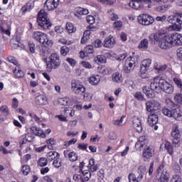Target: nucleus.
Masks as SVG:
<instances>
[{"mask_svg":"<svg viewBox=\"0 0 182 182\" xmlns=\"http://www.w3.org/2000/svg\"><path fill=\"white\" fill-rule=\"evenodd\" d=\"M149 40L151 43L159 42V45L161 49H168L173 46L171 36H165L161 32L152 33L149 36Z\"/></svg>","mask_w":182,"mask_h":182,"instance_id":"nucleus-1","label":"nucleus"},{"mask_svg":"<svg viewBox=\"0 0 182 182\" xmlns=\"http://www.w3.org/2000/svg\"><path fill=\"white\" fill-rule=\"evenodd\" d=\"M149 141L146 136H140L135 144L136 149H144L143 159L144 161H149L154 156V149L149 146Z\"/></svg>","mask_w":182,"mask_h":182,"instance_id":"nucleus-2","label":"nucleus"},{"mask_svg":"<svg viewBox=\"0 0 182 182\" xmlns=\"http://www.w3.org/2000/svg\"><path fill=\"white\" fill-rule=\"evenodd\" d=\"M170 105L172 107H167L162 108V114L167 117H173L175 120H180L181 119V112L178 108H176V105L169 100Z\"/></svg>","mask_w":182,"mask_h":182,"instance_id":"nucleus-3","label":"nucleus"},{"mask_svg":"<svg viewBox=\"0 0 182 182\" xmlns=\"http://www.w3.org/2000/svg\"><path fill=\"white\" fill-rule=\"evenodd\" d=\"M37 22L43 29H49L52 26L50 21L48 18V13L45 10L41 9L37 16Z\"/></svg>","mask_w":182,"mask_h":182,"instance_id":"nucleus-4","label":"nucleus"},{"mask_svg":"<svg viewBox=\"0 0 182 182\" xmlns=\"http://www.w3.org/2000/svg\"><path fill=\"white\" fill-rule=\"evenodd\" d=\"M167 21L172 23L169 26L170 31H180L182 28V16L181 15H171L167 18Z\"/></svg>","mask_w":182,"mask_h":182,"instance_id":"nucleus-5","label":"nucleus"},{"mask_svg":"<svg viewBox=\"0 0 182 182\" xmlns=\"http://www.w3.org/2000/svg\"><path fill=\"white\" fill-rule=\"evenodd\" d=\"M47 70L52 72V69H58L60 66V60L59 55L57 53H52L49 58V61L46 62Z\"/></svg>","mask_w":182,"mask_h":182,"instance_id":"nucleus-6","label":"nucleus"},{"mask_svg":"<svg viewBox=\"0 0 182 182\" xmlns=\"http://www.w3.org/2000/svg\"><path fill=\"white\" fill-rule=\"evenodd\" d=\"M181 130L178 129V125L177 124H174L172 128L171 136L173 139V144L175 147H179L181 144Z\"/></svg>","mask_w":182,"mask_h":182,"instance_id":"nucleus-7","label":"nucleus"},{"mask_svg":"<svg viewBox=\"0 0 182 182\" xmlns=\"http://www.w3.org/2000/svg\"><path fill=\"white\" fill-rule=\"evenodd\" d=\"M71 90L75 95H82L86 92V87L79 80H73L71 81Z\"/></svg>","mask_w":182,"mask_h":182,"instance_id":"nucleus-8","label":"nucleus"},{"mask_svg":"<svg viewBox=\"0 0 182 182\" xmlns=\"http://www.w3.org/2000/svg\"><path fill=\"white\" fill-rule=\"evenodd\" d=\"M151 65V60L145 59L141 63L140 71L139 75L142 79H147V71L150 69V65Z\"/></svg>","mask_w":182,"mask_h":182,"instance_id":"nucleus-9","label":"nucleus"},{"mask_svg":"<svg viewBox=\"0 0 182 182\" xmlns=\"http://www.w3.org/2000/svg\"><path fill=\"white\" fill-rule=\"evenodd\" d=\"M146 111L149 113H154L156 110H160L161 109V105L160 102L154 100H151L146 103Z\"/></svg>","mask_w":182,"mask_h":182,"instance_id":"nucleus-10","label":"nucleus"},{"mask_svg":"<svg viewBox=\"0 0 182 182\" xmlns=\"http://www.w3.org/2000/svg\"><path fill=\"white\" fill-rule=\"evenodd\" d=\"M137 21L141 25H151L154 22V17L149 14H140L137 17Z\"/></svg>","mask_w":182,"mask_h":182,"instance_id":"nucleus-11","label":"nucleus"},{"mask_svg":"<svg viewBox=\"0 0 182 182\" xmlns=\"http://www.w3.org/2000/svg\"><path fill=\"white\" fill-rule=\"evenodd\" d=\"M161 90L164 91V93H167V95H172L174 92V87L173 85L170 84V82H167V80L163 79L161 82Z\"/></svg>","mask_w":182,"mask_h":182,"instance_id":"nucleus-12","label":"nucleus"},{"mask_svg":"<svg viewBox=\"0 0 182 182\" xmlns=\"http://www.w3.org/2000/svg\"><path fill=\"white\" fill-rule=\"evenodd\" d=\"M161 80L163 79H161L160 77H155L150 85L151 90L156 92V93L160 92L161 90V85L160 84Z\"/></svg>","mask_w":182,"mask_h":182,"instance_id":"nucleus-13","label":"nucleus"},{"mask_svg":"<svg viewBox=\"0 0 182 182\" xmlns=\"http://www.w3.org/2000/svg\"><path fill=\"white\" fill-rule=\"evenodd\" d=\"M158 173H161L160 180L161 182H168L170 180V174L167 171V169H164V165H160L157 169Z\"/></svg>","mask_w":182,"mask_h":182,"instance_id":"nucleus-14","label":"nucleus"},{"mask_svg":"<svg viewBox=\"0 0 182 182\" xmlns=\"http://www.w3.org/2000/svg\"><path fill=\"white\" fill-rule=\"evenodd\" d=\"M136 68V61L132 58L125 60V65H124V72L125 73H130L133 72V70Z\"/></svg>","mask_w":182,"mask_h":182,"instance_id":"nucleus-15","label":"nucleus"},{"mask_svg":"<svg viewBox=\"0 0 182 182\" xmlns=\"http://www.w3.org/2000/svg\"><path fill=\"white\" fill-rule=\"evenodd\" d=\"M59 6V0H46L44 8L48 11H53Z\"/></svg>","mask_w":182,"mask_h":182,"instance_id":"nucleus-16","label":"nucleus"},{"mask_svg":"<svg viewBox=\"0 0 182 182\" xmlns=\"http://www.w3.org/2000/svg\"><path fill=\"white\" fill-rule=\"evenodd\" d=\"M142 2L144 4H151V0H132L129 3V6L134 9H140V8H143Z\"/></svg>","mask_w":182,"mask_h":182,"instance_id":"nucleus-17","label":"nucleus"},{"mask_svg":"<svg viewBox=\"0 0 182 182\" xmlns=\"http://www.w3.org/2000/svg\"><path fill=\"white\" fill-rule=\"evenodd\" d=\"M172 46H181L182 45V35L177 33L172 34Z\"/></svg>","mask_w":182,"mask_h":182,"instance_id":"nucleus-18","label":"nucleus"},{"mask_svg":"<svg viewBox=\"0 0 182 182\" xmlns=\"http://www.w3.org/2000/svg\"><path fill=\"white\" fill-rule=\"evenodd\" d=\"M132 126L134 129L138 132V133H141L143 131V127H141V121L137 117H134L132 118Z\"/></svg>","mask_w":182,"mask_h":182,"instance_id":"nucleus-19","label":"nucleus"},{"mask_svg":"<svg viewBox=\"0 0 182 182\" xmlns=\"http://www.w3.org/2000/svg\"><path fill=\"white\" fill-rule=\"evenodd\" d=\"M148 123L149 126H155V124L159 123V116L154 112H149L148 116Z\"/></svg>","mask_w":182,"mask_h":182,"instance_id":"nucleus-20","label":"nucleus"},{"mask_svg":"<svg viewBox=\"0 0 182 182\" xmlns=\"http://www.w3.org/2000/svg\"><path fill=\"white\" fill-rule=\"evenodd\" d=\"M39 43H41L44 46H52L53 45V43L52 42L51 40L48 38V36L45 33H43L41 34V36L40 37V39L38 40Z\"/></svg>","mask_w":182,"mask_h":182,"instance_id":"nucleus-21","label":"nucleus"},{"mask_svg":"<svg viewBox=\"0 0 182 182\" xmlns=\"http://www.w3.org/2000/svg\"><path fill=\"white\" fill-rule=\"evenodd\" d=\"M116 44V41L114 38L112 37L111 36L107 37L104 41V46L105 48H113Z\"/></svg>","mask_w":182,"mask_h":182,"instance_id":"nucleus-22","label":"nucleus"},{"mask_svg":"<svg viewBox=\"0 0 182 182\" xmlns=\"http://www.w3.org/2000/svg\"><path fill=\"white\" fill-rule=\"evenodd\" d=\"M35 7V1L30 0L26 5L21 8L23 14H26V12L31 11V9H33Z\"/></svg>","mask_w":182,"mask_h":182,"instance_id":"nucleus-23","label":"nucleus"},{"mask_svg":"<svg viewBox=\"0 0 182 182\" xmlns=\"http://www.w3.org/2000/svg\"><path fill=\"white\" fill-rule=\"evenodd\" d=\"M64 156L65 159H69L70 161H76L77 160V154L75 151H64Z\"/></svg>","mask_w":182,"mask_h":182,"instance_id":"nucleus-24","label":"nucleus"},{"mask_svg":"<svg viewBox=\"0 0 182 182\" xmlns=\"http://www.w3.org/2000/svg\"><path fill=\"white\" fill-rule=\"evenodd\" d=\"M167 150L168 153L173 154V146L170 142L165 141H164L160 146V150Z\"/></svg>","mask_w":182,"mask_h":182,"instance_id":"nucleus-25","label":"nucleus"},{"mask_svg":"<svg viewBox=\"0 0 182 182\" xmlns=\"http://www.w3.org/2000/svg\"><path fill=\"white\" fill-rule=\"evenodd\" d=\"M87 31H85L84 32V36L83 37L81 38V43H85L86 42V41H87V38H89L88 35H90V31H96V27L90 26L87 27Z\"/></svg>","mask_w":182,"mask_h":182,"instance_id":"nucleus-26","label":"nucleus"},{"mask_svg":"<svg viewBox=\"0 0 182 182\" xmlns=\"http://www.w3.org/2000/svg\"><path fill=\"white\" fill-rule=\"evenodd\" d=\"M31 133H32L35 136H38V137H42L43 139L46 136L42 129H40L39 128L36 127H31Z\"/></svg>","mask_w":182,"mask_h":182,"instance_id":"nucleus-27","label":"nucleus"},{"mask_svg":"<svg viewBox=\"0 0 182 182\" xmlns=\"http://www.w3.org/2000/svg\"><path fill=\"white\" fill-rule=\"evenodd\" d=\"M36 103L41 105H46V103H48V100L45 95H40L36 97Z\"/></svg>","mask_w":182,"mask_h":182,"instance_id":"nucleus-28","label":"nucleus"},{"mask_svg":"<svg viewBox=\"0 0 182 182\" xmlns=\"http://www.w3.org/2000/svg\"><path fill=\"white\" fill-rule=\"evenodd\" d=\"M142 90L144 93H145L146 96H147V97H149V99L154 97V91L152 90H150V88L147 86L144 87Z\"/></svg>","mask_w":182,"mask_h":182,"instance_id":"nucleus-29","label":"nucleus"},{"mask_svg":"<svg viewBox=\"0 0 182 182\" xmlns=\"http://www.w3.org/2000/svg\"><path fill=\"white\" fill-rule=\"evenodd\" d=\"M59 157V153L56 151H50L47 154V159L49 161H53Z\"/></svg>","mask_w":182,"mask_h":182,"instance_id":"nucleus-30","label":"nucleus"},{"mask_svg":"<svg viewBox=\"0 0 182 182\" xmlns=\"http://www.w3.org/2000/svg\"><path fill=\"white\" fill-rule=\"evenodd\" d=\"M99 82H100V76L99 75H93L90 78V85H93L94 86L99 85Z\"/></svg>","mask_w":182,"mask_h":182,"instance_id":"nucleus-31","label":"nucleus"},{"mask_svg":"<svg viewBox=\"0 0 182 182\" xmlns=\"http://www.w3.org/2000/svg\"><path fill=\"white\" fill-rule=\"evenodd\" d=\"M14 73L16 77H23V72L19 66H16L14 70Z\"/></svg>","mask_w":182,"mask_h":182,"instance_id":"nucleus-32","label":"nucleus"},{"mask_svg":"<svg viewBox=\"0 0 182 182\" xmlns=\"http://www.w3.org/2000/svg\"><path fill=\"white\" fill-rule=\"evenodd\" d=\"M65 28L68 33H74V32H76V28H75V26L72 23H67Z\"/></svg>","mask_w":182,"mask_h":182,"instance_id":"nucleus-33","label":"nucleus"},{"mask_svg":"<svg viewBox=\"0 0 182 182\" xmlns=\"http://www.w3.org/2000/svg\"><path fill=\"white\" fill-rule=\"evenodd\" d=\"M75 12L77 15H87V14H89V10L82 7H77L75 9Z\"/></svg>","mask_w":182,"mask_h":182,"instance_id":"nucleus-34","label":"nucleus"},{"mask_svg":"<svg viewBox=\"0 0 182 182\" xmlns=\"http://www.w3.org/2000/svg\"><path fill=\"white\" fill-rule=\"evenodd\" d=\"M112 80L115 83H120L122 82V75L119 73H115L112 75Z\"/></svg>","mask_w":182,"mask_h":182,"instance_id":"nucleus-35","label":"nucleus"},{"mask_svg":"<svg viewBox=\"0 0 182 182\" xmlns=\"http://www.w3.org/2000/svg\"><path fill=\"white\" fill-rule=\"evenodd\" d=\"M139 48L141 49H147V48H149V40L144 38L141 41Z\"/></svg>","mask_w":182,"mask_h":182,"instance_id":"nucleus-36","label":"nucleus"},{"mask_svg":"<svg viewBox=\"0 0 182 182\" xmlns=\"http://www.w3.org/2000/svg\"><path fill=\"white\" fill-rule=\"evenodd\" d=\"M154 69L155 70H157L159 73H161V72H164V70L167 69V65L157 64L156 65H155Z\"/></svg>","mask_w":182,"mask_h":182,"instance_id":"nucleus-37","label":"nucleus"},{"mask_svg":"<svg viewBox=\"0 0 182 182\" xmlns=\"http://www.w3.org/2000/svg\"><path fill=\"white\" fill-rule=\"evenodd\" d=\"M37 164L40 167H45L46 166H48V159L46 158H40L38 160Z\"/></svg>","mask_w":182,"mask_h":182,"instance_id":"nucleus-38","label":"nucleus"},{"mask_svg":"<svg viewBox=\"0 0 182 182\" xmlns=\"http://www.w3.org/2000/svg\"><path fill=\"white\" fill-rule=\"evenodd\" d=\"M53 166L55 167V168H59L60 167H62V159L59 158L54 159Z\"/></svg>","mask_w":182,"mask_h":182,"instance_id":"nucleus-39","label":"nucleus"},{"mask_svg":"<svg viewBox=\"0 0 182 182\" xmlns=\"http://www.w3.org/2000/svg\"><path fill=\"white\" fill-rule=\"evenodd\" d=\"M100 73L102 75H110V73H112V69L109 67H102L101 68Z\"/></svg>","mask_w":182,"mask_h":182,"instance_id":"nucleus-40","label":"nucleus"},{"mask_svg":"<svg viewBox=\"0 0 182 182\" xmlns=\"http://www.w3.org/2000/svg\"><path fill=\"white\" fill-rule=\"evenodd\" d=\"M70 51V49L69 48V47L66 46H64L60 48V53L63 56H66V55H68Z\"/></svg>","mask_w":182,"mask_h":182,"instance_id":"nucleus-41","label":"nucleus"},{"mask_svg":"<svg viewBox=\"0 0 182 182\" xmlns=\"http://www.w3.org/2000/svg\"><path fill=\"white\" fill-rule=\"evenodd\" d=\"M82 174L84 176V181H89V180H90V178L92 177V173H90V171H83Z\"/></svg>","mask_w":182,"mask_h":182,"instance_id":"nucleus-42","label":"nucleus"},{"mask_svg":"<svg viewBox=\"0 0 182 182\" xmlns=\"http://www.w3.org/2000/svg\"><path fill=\"white\" fill-rule=\"evenodd\" d=\"M124 116H122L120 119L113 120V124H114V126H123V119H124Z\"/></svg>","mask_w":182,"mask_h":182,"instance_id":"nucleus-43","label":"nucleus"},{"mask_svg":"<svg viewBox=\"0 0 182 182\" xmlns=\"http://www.w3.org/2000/svg\"><path fill=\"white\" fill-rule=\"evenodd\" d=\"M95 61L97 62V63H106V57L104 55H97L95 58Z\"/></svg>","mask_w":182,"mask_h":182,"instance_id":"nucleus-44","label":"nucleus"},{"mask_svg":"<svg viewBox=\"0 0 182 182\" xmlns=\"http://www.w3.org/2000/svg\"><path fill=\"white\" fill-rule=\"evenodd\" d=\"M43 33L41 31H36L33 33V38L37 42L39 41V39H41V36H42Z\"/></svg>","mask_w":182,"mask_h":182,"instance_id":"nucleus-45","label":"nucleus"},{"mask_svg":"<svg viewBox=\"0 0 182 182\" xmlns=\"http://www.w3.org/2000/svg\"><path fill=\"white\" fill-rule=\"evenodd\" d=\"M29 171H31V168H29V166H23L22 172L24 176H28V174H29Z\"/></svg>","mask_w":182,"mask_h":182,"instance_id":"nucleus-46","label":"nucleus"},{"mask_svg":"<svg viewBox=\"0 0 182 182\" xmlns=\"http://www.w3.org/2000/svg\"><path fill=\"white\" fill-rule=\"evenodd\" d=\"M0 112H1V113H4V114H6V116H8V114H9V109H8V107L5 105L0 107Z\"/></svg>","mask_w":182,"mask_h":182,"instance_id":"nucleus-47","label":"nucleus"},{"mask_svg":"<svg viewBox=\"0 0 182 182\" xmlns=\"http://www.w3.org/2000/svg\"><path fill=\"white\" fill-rule=\"evenodd\" d=\"M173 83H175V85H177V87L180 89L181 87L182 86V81L181 79L180 78H177V77H174L173 78Z\"/></svg>","mask_w":182,"mask_h":182,"instance_id":"nucleus-48","label":"nucleus"},{"mask_svg":"<svg viewBox=\"0 0 182 182\" xmlns=\"http://www.w3.org/2000/svg\"><path fill=\"white\" fill-rule=\"evenodd\" d=\"M86 20L90 25H93V23H95V17L93 16H87Z\"/></svg>","mask_w":182,"mask_h":182,"instance_id":"nucleus-49","label":"nucleus"},{"mask_svg":"<svg viewBox=\"0 0 182 182\" xmlns=\"http://www.w3.org/2000/svg\"><path fill=\"white\" fill-rule=\"evenodd\" d=\"M134 97L136 99H137V100H140V101L144 100V96L140 92H136Z\"/></svg>","mask_w":182,"mask_h":182,"instance_id":"nucleus-50","label":"nucleus"},{"mask_svg":"<svg viewBox=\"0 0 182 182\" xmlns=\"http://www.w3.org/2000/svg\"><path fill=\"white\" fill-rule=\"evenodd\" d=\"M77 134H79V132H77V131H69L67 133V136L68 137H75V136H77Z\"/></svg>","mask_w":182,"mask_h":182,"instance_id":"nucleus-51","label":"nucleus"},{"mask_svg":"<svg viewBox=\"0 0 182 182\" xmlns=\"http://www.w3.org/2000/svg\"><path fill=\"white\" fill-rule=\"evenodd\" d=\"M181 181H182L181 177L178 175H174L171 180V182H181Z\"/></svg>","mask_w":182,"mask_h":182,"instance_id":"nucleus-52","label":"nucleus"},{"mask_svg":"<svg viewBox=\"0 0 182 182\" xmlns=\"http://www.w3.org/2000/svg\"><path fill=\"white\" fill-rule=\"evenodd\" d=\"M98 180H103L105 178V170L100 169L97 173Z\"/></svg>","mask_w":182,"mask_h":182,"instance_id":"nucleus-53","label":"nucleus"},{"mask_svg":"<svg viewBox=\"0 0 182 182\" xmlns=\"http://www.w3.org/2000/svg\"><path fill=\"white\" fill-rule=\"evenodd\" d=\"M174 100H176V102H177V103H182V95L180 93H177L174 97Z\"/></svg>","mask_w":182,"mask_h":182,"instance_id":"nucleus-54","label":"nucleus"},{"mask_svg":"<svg viewBox=\"0 0 182 182\" xmlns=\"http://www.w3.org/2000/svg\"><path fill=\"white\" fill-rule=\"evenodd\" d=\"M128 178L129 180V182H134L137 181V178H136V175L134 173H131L129 174Z\"/></svg>","mask_w":182,"mask_h":182,"instance_id":"nucleus-55","label":"nucleus"},{"mask_svg":"<svg viewBox=\"0 0 182 182\" xmlns=\"http://www.w3.org/2000/svg\"><path fill=\"white\" fill-rule=\"evenodd\" d=\"M85 50L87 53H90V54L95 53V50L93 49V46H87L85 48Z\"/></svg>","mask_w":182,"mask_h":182,"instance_id":"nucleus-56","label":"nucleus"},{"mask_svg":"<svg viewBox=\"0 0 182 182\" xmlns=\"http://www.w3.org/2000/svg\"><path fill=\"white\" fill-rule=\"evenodd\" d=\"M28 48L31 53H35V43L30 41L28 43Z\"/></svg>","mask_w":182,"mask_h":182,"instance_id":"nucleus-57","label":"nucleus"},{"mask_svg":"<svg viewBox=\"0 0 182 182\" xmlns=\"http://www.w3.org/2000/svg\"><path fill=\"white\" fill-rule=\"evenodd\" d=\"M81 65H82L83 68H86L87 69H92V65L86 61H82L81 63Z\"/></svg>","mask_w":182,"mask_h":182,"instance_id":"nucleus-58","label":"nucleus"},{"mask_svg":"<svg viewBox=\"0 0 182 182\" xmlns=\"http://www.w3.org/2000/svg\"><path fill=\"white\" fill-rule=\"evenodd\" d=\"M73 180L75 181H79L80 180H83V178H82V175H79V174H75L73 177Z\"/></svg>","mask_w":182,"mask_h":182,"instance_id":"nucleus-59","label":"nucleus"},{"mask_svg":"<svg viewBox=\"0 0 182 182\" xmlns=\"http://www.w3.org/2000/svg\"><path fill=\"white\" fill-rule=\"evenodd\" d=\"M93 45L95 46V48H100V46H102V41L99 39L95 40Z\"/></svg>","mask_w":182,"mask_h":182,"instance_id":"nucleus-60","label":"nucleus"},{"mask_svg":"<svg viewBox=\"0 0 182 182\" xmlns=\"http://www.w3.org/2000/svg\"><path fill=\"white\" fill-rule=\"evenodd\" d=\"M177 58H178V59H180V60H182V48H179L177 50Z\"/></svg>","mask_w":182,"mask_h":182,"instance_id":"nucleus-61","label":"nucleus"},{"mask_svg":"<svg viewBox=\"0 0 182 182\" xmlns=\"http://www.w3.org/2000/svg\"><path fill=\"white\" fill-rule=\"evenodd\" d=\"M55 31L58 35H62L63 33V29L62 28V27H55Z\"/></svg>","mask_w":182,"mask_h":182,"instance_id":"nucleus-62","label":"nucleus"},{"mask_svg":"<svg viewBox=\"0 0 182 182\" xmlns=\"http://www.w3.org/2000/svg\"><path fill=\"white\" fill-rule=\"evenodd\" d=\"M66 60L71 66H75L76 65V60L73 58H67Z\"/></svg>","mask_w":182,"mask_h":182,"instance_id":"nucleus-63","label":"nucleus"},{"mask_svg":"<svg viewBox=\"0 0 182 182\" xmlns=\"http://www.w3.org/2000/svg\"><path fill=\"white\" fill-rule=\"evenodd\" d=\"M11 106L13 109H16V107H18V99L16 98L13 99V102Z\"/></svg>","mask_w":182,"mask_h":182,"instance_id":"nucleus-64","label":"nucleus"}]
</instances>
